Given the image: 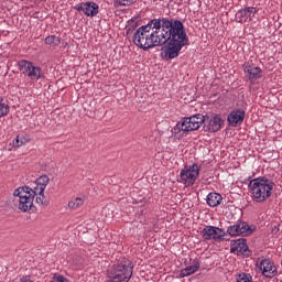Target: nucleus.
<instances>
[{
	"mask_svg": "<svg viewBox=\"0 0 282 282\" xmlns=\"http://www.w3.org/2000/svg\"><path fill=\"white\" fill-rule=\"evenodd\" d=\"M44 43L51 47H58V45H61V37L56 35H48L45 37Z\"/></svg>",
	"mask_w": 282,
	"mask_h": 282,
	"instance_id": "6ab92c4d",
	"label": "nucleus"
},
{
	"mask_svg": "<svg viewBox=\"0 0 282 282\" xmlns=\"http://www.w3.org/2000/svg\"><path fill=\"white\" fill-rule=\"evenodd\" d=\"M200 235L205 241H210V239L217 241L219 239H224L226 232L219 227L207 225L200 231Z\"/></svg>",
	"mask_w": 282,
	"mask_h": 282,
	"instance_id": "9d476101",
	"label": "nucleus"
},
{
	"mask_svg": "<svg viewBox=\"0 0 282 282\" xmlns=\"http://www.w3.org/2000/svg\"><path fill=\"white\" fill-rule=\"evenodd\" d=\"M224 197L221 196V194L217 193V192H212L207 195L206 202H207V206H209L210 208H216V206H219V204H221Z\"/></svg>",
	"mask_w": 282,
	"mask_h": 282,
	"instance_id": "a211bd4d",
	"label": "nucleus"
},
{
	"mask_svg": "<svg viewBox=\"0 0 282 282\" xmlns=\"http://www.w3.org/2000/svg\"><path fill=\"white\" fill-rule=\"evenodd\" d=\"M171 20L153 19L148 24L140 26L133 34V43L144 52L153 47H162L164 43V24Z\"/></svg>",
	"mask_w": 282,
	"mask_h": 282,
	"instance_id": "f03ea898",
	"label": "nucleus"
},
{
	"mask_svg": "<svg viewBox=\"0 0 282 282\" xmlns=\"http://www.w3.org/2000/svg\"><path fill=\"white\" fill-rule=\"evenodd\" d=\"M163 29L164 37L163 42H161V46L165 45L164 54L170 59L177 58L184 45H188L184 23L180 20L171 19L170 22L164 23Z\"/></svg>",
	"mask_w": 282,
	"mask_h": 282,
	"instance_id": "7ed1b4c3",
	"label": "nucleus"
},
{
	"mask_svg": "<svg viewBox=\"0 0 282 282\" xmlns=\"http://www.w3.org/2000/svg\"><path fill=\"white\" fill-rule=\"evenodd\" d=\"M246 118V110L238 108L234 109L227 117V122L229 127H239V124H243V120Z\"/></svg>",
	"mask_w": 282,
	"mask_h": 282,
	"instance_id": "f8f14e48",
	"label": "nucleus"
},
{
	"mask_svg": "<svg viewBox=\"0 0 282 282\" xmlns=\"http://www.w3.org/2000/svg\"><path fill=\"white\" fill-rule=\"evenodd\" d=\"M204 124V130L208 133H217L224 127V119L219 115H194L181 119L174 128H172V135L176 140L186 138L191 131H197Z\"/></svg>",
	"mask_w": 282,
	"mask_h": 282,
	"instance_id": "f257e3e1",
	"label": "nucleus"
},
{
	"mask_svg": "<svg viewBox=\"0 0 282 282\" xmlns=\"http://www.w3.org/2000/svg\"><path fill=\"white\" fill-rule=\"evenodd\" d=\"M83 204H85V197H77L68 203V208H70V210H76L77 208H80Z\"/></svg>",
	"mask_w": 282,
	"mask_h": 282,
	"instance_id": "aec40b11",
	"label": "nucleus"
},
{
	"mask_svg": "<svg viewBox=\"0 0 282 282\" xmlns=\"http://www.w3.org/2000/svg\"><path fill=\"white\" fill-rule=\"evenodd\" d=\"M18 67L30 80H34L36 83L43 78V69L30 61L21 59L18 63Z\"/></svg>",
	"mask_w": 282,
	"mask_h": 282,
	"instance_id": "0eeeda50",
	"label": "nucleus"
},
{
	"mask_svg": "<svg viewBox=\"0 0 282 282\" xmlns=\"http://www.w3.org/2000/svg\"><path fill=\"white\" fill-rule=\"evenodd\" d=\"M197 177H199V165L193 163L192 165H185L181 170L178 182L184 186H193L197 182Z\"/></svg>",
	"mask_w": 282,
	"mask_h": 282,
	"instance_id": "6e6552de",
	"label": "nucleus"
},
{
	"mask_svg": "<svg viewBox=\"0 0 282 282\" xmlns=\"http://www.w3.org/2000/svg\"><path fill=\"white\" fill-rule=\"evenodd\" d=\"M227 232L228 235H230V237H248V235H252V232H254V229L247 225V223L239 221L235 225L229 226L227 228Z\"/></svg>",
	"mask_w": 282,
	"mask_h": 282,
	"instance_id": "1a4fd4ad",
	"label": "nucleus"
},
{
	"mask_svg": "<svg viewBox=\"0 0 282 282\" xmlns=\"http://www.w3.org/2000/svg\"><path fill=\"white\" fill-rule=\"evenodd\" d=\"M23 144H28V138H25V135H18L13 140L14 149H19V148L23 147Z\"/></svg>",
	"mask_w": 282,
	"mask_h": 282,
	"instance_id": "5701e85b",
	"label": "nucleus"
},
{
	"mask_svg": "<svg viewBox=\"0 0 282 282\" xmlns=\"http://www.w3.org/2000/svg\"><path fill=\"white\" fill-rule=\"evenodd\" d=\"M237 282H253L252 281V275H250L248 273H240L237 276Z\"/></svg>",
	"mask_w": 282,
	"mask_h": 282,
	"instance_id": "393cba45",
	"label": "nucleus"
},
{
	"mask_svg": "<svg viewBox=\"0 0 282 282\" xmlns=\"http://www.w3.org/2000/svg\"><path fill=\"white\" fill-rule=\"evenodd\" d=\"M119 6H131L135 3V0H116Z\"/></svg>",
	"mask_w": 282,
	"mask_h": 282,
	"instance_id": "bb28decb",
	"label": "nucleus"
},
{
	"mask_svg": "<svg viewBox=\"0 0 282 282\" xmlns=\"http://www.w3.org/2000/svg\"><path fill=\"white\" fill-rule=\"evenodd\" d=\"M77 12H84L86 17H96L98 14L99 7L96 2H82L75 6Z\"/></svg>",
	"mask_w": 282,
	"mask_h": 282,
	"instance_id": "2eb2a0df",
	"label": "nucleus"
},
{
	"mask_svg": "<svg viewBox=\"0 0 282 282\" xmlns=\"http://www.w3.org/2000/svg\"><path fill=\"white\" fill-rule=\"evenodd\" d=\"M55 282H69V281L63 275H57L55 278Z\"/></svg>",
	"mask_w": 282,
	"mask_h": 282,
	"instance_id": "cd10ccee",
	"label": "nucleus"
},
{
	"mask_svg": "<svg viewBox=\"0 0 282 282\" xmlns=\"http://www.w3.org/2000/svg\"><path fill=\"white\" fill-rule=\"evenodd\" d=\"M259 270L267 279H272L276 274V267L270 259H263L259 263Z\"/></svg>",
	"mask_w": 282,
	"mask_h": 282,
	"instance_id": "4468645a",
	"label": "nucleus"
},
{
	"mask_svg": "<svg viewBox=\"0 0 282 282\" xmlns=\"http://www.w3.org/2000/svg\"><path fill=\"white\" fill-rule=\"evenodd\" d=\"M200 265L199 260H193L189 265L181 270L180 276L184 279L186 276H191V274H195V272L199 270Z\"/></svg>",
	"mask_w": 282,
	"mask_h": 282,
	"instance_id": "f3484780",
	"label": "nucleus"
},
{
	"mask_svg": "<svg viewBox=\"0 0 282 282\" xmlns=\"http://www.w3.org/2000/svg\"><path fill=\"white\" fill-rule=\"evenodd\" d=\"M230 250L235 254H246V252H248V245L246 243V239H238L232 241Z\"/></svg>",
	"mask_w": 282,
	"mask_h": 282,
	"instance_id": "dca6fc26",
	"label": "nucleus"
},
{
	"mask_svg": "<svg viewBox=\"0 0 282 282\" xmlns=\"http://www.w3.org/2000/svg\"><path fill=\"white\" fill-rule=\"evenodd\" d=\"M29 193L32 195V198L34 199V197H36V195H43L45 193V191L41 189L40 184H35L34 187H29Z\"/></svg>",
	"mask_w": 282,
	"mask_h": 282,
	"instance_id": "b1692460",
	"label": "nucleus"
},
{
	"mask_svg": "<svg viewBox=\"0 0 282 282\" xmlns=\"http://www.w3.org/2000/svg\"><path fill=\"white\" fill-rule=\"evenodd\" d=\"M8 113H10V106L0 97V118L8 116Z\"/></svg>",
	"mask_w": 282,
	"mask_h": 282,
	"instance_id": "412c9836",
	"label": "nucleus"
},
{
	"mask_svg": "<svg viewBox=\"0 0 282 282\" xmlns=\"http://www.w3.org/2000/svg\"><path fill=\"white\" fill-rule=\"evenodd\" d=\"M35 202L36 204H40L41 206H47V203L45 202V194H37L35 195Z\"/></svg>",
	"mask_w": 282,
	"mask_h": 282,
	"instance_id": "a878e982",
	"label": "nucleus"
},
{
	"mask_svg": "<svg viewBox=\"0 0 282 282\" xmlns=\"http://www.w3.org/2000/svg\"><path fill=\"white\" fill-rule=\"evenodd\" d=\"M133 276V263L127 258H121L107 271L106 282H129Z\"/></svg>",
	"mask_w": 282,
	"mask_h": 282,
	"instance_id": "39448f33",
	"label": "nucleus"
},
{
	"mask_svg": "<svg viewBox=\"0 0 282 282\" xmlns=\"http://www.w3.org/2000/svg\"><path fill=\"white\" fill-rule=\"evenodd\" d=\"M243 67V72H245V76L246 78H248V80H259V78H261V75L263 74V70L261 69V67L247 62L242 65Z\"/></svg>",
	"mask_w": 282,
	"mask_h": 282,
	"instance_id": "9b49d317",
	"label": "nucleus"
},
{
	"mask_svg": "<svg viewBox=\"0 0 282 282\" xmlns=\"http://www.w3.org/2000/svg\"><path fill=\"white\" fill-rule=\"evenodd\" d=\"M131 32V28H129L128 30H127V34H129Z\"/></svg>",
	"mask_w": 282,
	"mask_h": 282,
	"instance_id": "c85d7f7f",
	"label": "nucleus"
},
{
	"mask_svg": "<svg viewBox=\"0 0 282 282\" xmlns=\"http://www.w3.org/2000/svg\"><path fill=\"white\" fill-rule=\"evenodd\" d=\"M248 191L252 202L256 204H263L272 197V193H274V183L265 176H259L249 182Z\"/></svg>",
	"mask_w": 282,
	"mask_h": 282,
	"instance_id": "20e7f679",
	"label": "nucleus"
},
{
	"mask_svg": "<svg viewBox=\"0 0 282 282\" xmlns=\"http://www.w3.org/2000/svg\"><path fill=\"white\" fill-rule=\"evenodd\" d=\"M257 14V8L254 7H246L245 9H240L236 13V20L238 23H248V21H252Z\"/></svg>",
	"mask_w": 282,
	"mask_h": 282,
	"instance_id": "ddd939ff",
	"label": "nucleus"
},
{
	"mask_svg": "<svg viewBox=\"0 0 282 282\" xmlns=\"http://www.w3.org/2000/svg\"><path fill=\"white\" fill-rule=\"evenodd\" d=\"M35 184L41 186V191H45L50 184V177L47 175H42L35 181Z\"/></svg>",
	"mask_w": 282,
	"mask_h": 282,
	"instance_id": "4be33fe9",
	"label": "nucleus"
},
{
	"mask_svg": "<svg viewBox=\"0 0 282 282\" xmlns=\"http://www.w3.org/2000/svg\"><path fill=\"white\" fill-rule=\"evenodd\" d=\"M14 202L18 203V208L22 213H28L29 210H32V206H34V198L32 197V194L30 193L29 186H22L17 188L13 192Z\"/></svg>",
	"mask_w": 282,
	"mask_h": 282,
	"instance_id": "423d86ee",
	"label": "nucleus"
}]
</instances>
